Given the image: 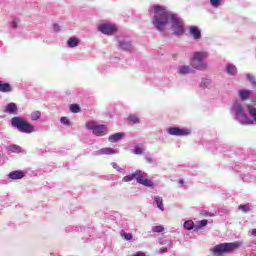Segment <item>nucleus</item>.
<instances>
[{"mask_svg": "<svg viewBox=\"0 0 256 256\" xmlns=\"http://www.w3.org/2000/svg\"><path fill=\"white\" fill-rule=\"evenodd\" d=\"M180 75H187V73H191V67L189 66H180L179 67Z\"/></svg>", "mask_w": 256, "mask_h": 256, "instance_id": "obj_24", "label": "nucleus"}, {"mask_svg": "<svg viewBox=\"0 0 256 256\" xmlns=\"http://www.w3.org/2000/svg\"><path fill=\"white\" fill-rule=\"evenodd\" d=\"M98 31L104 35H115V33H117V26L114 24H100Z\"/></svg>", "mask_w": 256, "mask_h": 256, "instance_id": "obj_6", "label": "nucleus"}, {"mask_svg": "<svg viewBox=\"0 0 256 256\" xmlns=\"http://www.w3.org/2000/svg\"><path fill=\"white\" fill-rule=\"evenodd\" d=\"M70 111L71 113H79L81 111V107L79 106V104H71Z\"/></svg>", "mask_w": 256, "mask_h": 256, "instance_id": "obj_29", "label": "nucleus"}, {"mask_svg": "<svg viewBox=\"0 0 256 256\" xmlns=\"http://www.w3.org/2000/svg\"><path fill=\"white\" fill-rule=\"evenodd\" d=\"M61 123H63V125H67V127H69V125H71V122L69 121V118L67 117H62L60 119Z\"/></svg>", "mask_w": 256, "mask_h": 256, "instance_id": "obj_33", "label": "nucleus"}, {"mask_svg": "<svg viewBox=\"0 0 256 256\" xmlns=\"http://www.w3.org/2000/svg\"><path fill=\"white\" fill-rule=\"evenodd\" d=\"M238 209L243 213H249V211H251V206L249 204H241L238 206Z\"/></svg>", "mask_w": 256, "mask_h": 256, "instance_id": "obj_25", "label": "nucleus"}, {"mask_svg": "<svg viewBox=\"0 0 256 256\" xmlns=\"http://www.w3.org/2000/svg\"><path fill=\"white\" fill-rule=\"evenodd\" d=\"M207 57H209L207 52H195L192 59V67L199 71H205V69H207V64L203 62V59H207Z\"/></svg>", "mask_w": 256, "mask_h": 256, "instance_id": "obj_5", "label": "nucleus"}, {"mask_svg": "<svg viewBox=\"0 0 256 256\" xmlns=\"http://www.w3.org/2000/svg\"><path fill=\"white\" fill-rule=\"evenodd\" d=\"M210 3L213 7H219V5H221V0H210Z\"/></svg>", "mask_w": 256, "mask_h": 256, "instance_id": "obj_36", "label": "nucleus"}, {"mask_svg": "<svg viewBox=\"0 0 256 256\" xmlns=\"http://www.w3.org/2000/svg\"><path fill=\"white\" fill-rule=\"evenodd\" d=\"M96 127H97V122H95V121H90V122L86 123V128L89 129L90 131L94 132Z\"/></svg>", "mask_w": 256, "mask_h": 256, "instance_id": "obj_28", "label": "nucleus"}, {"mask_svg": "<svg viewBox=\"0 0 256 256\" xmlns=\"http://www.w3.org/2000/svg\"><path fill=\"white\" fill-rule=\"evenodd\" d=\"M241 244L238 242L233 243H221L214 247L213 253L215 255H223L225 253H233V251L239 249Z\"/></svg>", "mask_w": 256, "mask_h": 256, "instance_id": "obj_3", "label": "nucleus"}, {"mask_svg": "<svg viewBox=\"0 0 256 256\" xmlns=\"http://www.w3.org/2000/svg\"><path fill=\"white\" fill-rule=\"evenodd\" d=\"M140 185H144V187H155V184L153 181H151L149 178H145V176L139 174L138 176V182Z\"/></svg>", "mask_w": 256, "mask_h": 256, "instance_id": "obj_9", "label": "nucleus"}, {"mask_svg": "<svg viewBox=\"0 0 256 256\" xmlns=\"http://www.w3.org/2000/svg\"><path fill=\"white\" fill-rule=\"evenodd\" d=\"M108 130L106 125H96V128L94 129L93 134L97 137H103L104 135H107Z\"/></svg>", "mask_w": 256, "mask_h": 256, "instance_id": "obj_8", "label": "nucleus"}, {"mask_svg": "<svg viewBox=\"0 0 256 256\" xmlns=\"http://www.w3.org/2000/svg\"><path fill=\"white\" fill-rule=\"evenodd\" d=\"M227 73L229 75H236L237 74V67H235L233 65H228L227 66Z\"/></svg>", "mask_w": 256, "mask_h": 256, "instance_id": "obj_27", "label": "nucleus"}, {"mask_svg": "<svg viewBox=\"0 0 256 256\" xmlns=\"http://www.w3.org/2000/svg\"><path fill=\"white\" fill-rule=\"evenodd\" d=\"M146 161H147V163H153V158H151V157H146Z\"/></svg>", "mask_w": 256, "mask_h": 256, "instance_id": "obj_39", "label": "nucleus"}, {"mask_svg": "<svg viewBox=\"0 0 256 256\" xmlns=\"http://www.w3.org/2000/svg\"><path fill=\"white\" fill-rule=\"evenodd\" d=\"M233 110L235 111L237 121H239L241 125H252L253 120L249 117V115H247L241 104L235 103Z\"/></svg>", "mask_w": 256, "mask_h": 256, "instance_id": "obj_4", "label": "nucleus"}, {"mask_svg": "<svg viewBox=\"0 0 256 256\" xmlns=\"http://www.w3.org/2000/svg\"><path fill=\"white\" fill-rule=\"evenodd\" d=\"M252 235H253L254 237H256V228H255V229H252Z\"/></svg>", "mask_w": 256, "mask_h": 256, "instance_id": "obj_44", "label": "nucleus"}, {"mask_svg": "<svg viewBox=\"0 0 256 256\" xmlns=\"http://www.w3.org/2000/svg\"><path fill=\"white\" fill-rule=\"evenodd\" d=\"M160 253H167V248L160 249Z\"/></svg>", "mask_w": 256, "mask_h": 256, "instance_id": "obj_43", "label": "nucleus"}, {"mask_svg": "<svg viewBox=\"0 0 256 256\" xmlns=\"http://www.w3.org/2000/svg\"><path fill=\"white\" fill-rule=\"evenodd\" d=\"M140 173L141 171L137 170L136 172H133L132 174L123 177L122 181H124V183H129V181H133V179H136V181L138 182V177Z\"/></svg>", "mask_w": 256, "mask_h": 256, "instance_id": "obj_12", "label": "nucleus"}, {"mask_svg": "<svg viewBox=\"0 0 256 256\" xmlns=\"http://www.w3.org/2000/svg\"><path fill=\"white\" fill-rule=\"evenodd\" d=\"M124 136L125 134L123 133H115L109 136L108 141H110V143H117L118 141H121Z\"/></svg>", "mask_w": 256, "mask_h": 256, "instance_id": "obj_14", "label": "nucleus"}, {"mask_svg": "<svg viewBox=\"0 0 256 256\" xmlns=\"http://www.w3.org/2000/svg\"><path fill=\"white\" fill-rule=\"evenodd\" d=\"M195 223H193V220H187L184 222V229L187 231H191V229L195 230Z\"/></svg>", "mask_w": 256, "mask_h": 256, "instance_id": "obj_21", "label": "nucleus"}, {"mask_svg": "<svg viewBox=\"0 0 256 256\" xmlns=\"http://www.w3.org/2000/svg\"><path fill=\"white\" fill-rule=\"evenodd\" d=\"M121 236H122L123 239H125L126 241H131V239H133V234H131V233H122Z\"/></svg>", "mask_w": 256, "mask_h": 256, "instance_id": "obj_32", "label": "nucleus"}, {"mask_svg": "<svg viewBox=\"0 0 256 256\" xmlns=\"http://www.w3.org/2000/svg\"><path fill=\"white\" fill-rule=\"evenodd\" d=\"M126 121H127L128 123H134V124L140 123L139 116H137V115H135V114H130V115H128Z\"/></svg>", "mask_w": 256, "mask_h": 256, "instance_id": "obj_18", "label": "nucleus"}, {"mask_svg": "<svg viewBox=\"0 0 256 256\" xmlns=\"http://www.w3.org/2000/svg\"><path fill=\"white\" fill-rule=\"evenodd\" d=\"M132 256H147V255H145V253H143V252H137L136 254H134Z\"/></svg>", "mask_w": 256, "mask_h": 256, "instance_id": "obj_38", "label": "nucleus"}, {"mask_svg": "<svg viewBox=\"0 0 256 256\" xmlns=\"http://www.w3.org/2000/svg\"><path fill=\"white\" fill-rule=\"evenodd\" d=\"M248 112L250 113L251 117L253 118V122H256V108L254 106H247Z\"/></svg>", "mask_w": 256, "mask_h": 256, "instance_id": "obj_26", "label": "nucleus"}, {"mask_svg": "<svg viewBox=\"0 0 256 256\" xmlns=\"http://www.w3.org/2000/svg\"><path fill=\"white\" fill-rule=\"evenodd\" d=\"M18 111H19V109L17 108V104L11 102L6 105V112L9 115H17Z\"/></svg>", "mask_w": 256, "mask_h": 256, "instance_id": "obj_10", "label": "nucleus"}, {"mask_svg": "<svg viewBox=\"0 0 256 256\" xmlns=\"http://www.w3.org/2000/svg\"><path fill=\"white\" fill-rule=\"evenodd\" d=\"M32 121H39L41 119V111L36 110L31 113L30 115Z\"/></svg>", "mask_w": 256, "mask_h": 256, "instance_id": "obj_23", "label": "nucleus"}, {"mask_svg": "<svg viewBox=\"0 0 256 256\" xmlns=\"http://www.w3.org/2000/svg\"><path fill=\"white\" fill-rule=\"evenodd\" d=\"M97 153L98 155H115V150L112 148H102Z\"/></svg>", "mask_w": 256, "mask_h": 256, "instance_id": "obj_16", "label": "nucleus"}, {"mask_svg": "<svg viewBox=\"0 0 256 256\" xmlns=\"http://www.w3.org/2000/svg\"><path fill=\"white\" fill-rule=\"evenodd\" d=\"M247 79L250 81V83H252V85H256V81H255V77L251 74H247Z\"/></svg>", "mask_w": 256, "mask_h": 256, "instance_id": "obj_34", "label": "nucleus"}, {"mask_svg": "<svg viewBox=\"0 0 256 256\" xmlns=\"http://www.w3.org/2000/svg\"><path fill=\"white\" fill-rule=\"evenodd\" d=\"M134 153H135V155H143V149L139 146H136Z\"/></svg>", "mask_w": 256, "mask_h": 256, "instance_id": "obj_35", "label": "nucleus"}, {"mask_svg": "<svg viewBox=\"0 0 256 256\" xmlns=\"http://www.w3.org/2000/svg\"><path fill=\"white\" fill-rule=\"evenodd\" d=\"M238 93L242 101H247V99H249V95H251V91L249 90H240Z\"/></svg>", "mask_w": 256, "mask_h": 256, "instance_id": "obj_19", "label": "nucleus"}, {"mask_svg": "<svg viewBox=\"0 0 256 256\" xmlns=\"http://www.w3.org/2000/svg\"><path fill=\"white\" fill-rule=\"evenodd\" d=\"M112 167H113L114 169H119V166H118L116 163H112Z\"/></svg>", "mask_w": 256, "mask_h": 256, "instance_id": "obj_42", "label": "nucleus"}, {"mask_svg": "<svg viewBox=\"0 0 256 256\" xmlns=\"http://www.w3.org/2000/svg\"><path fill=\"white\" fill-rule=\"evenodd\" d=\"M119 47L123 51H131V42H128V41H125V40L120 41L119 42Z\"/></svg>", "mask_w": 256, "mask_h": 256, "instance_id": "obj_17", "label": "nucleus"}, {"mask_svg": "<svg viewBox=\"0 0 256 256\" xmlns=\"http://www.w3.org/2000/svg\"><path fill=\"white\" fill-rule=\"evenodd\" d=\"M169 135H175L176 137H187V135H191V130L189 129H181L179 127H170L168 128Z\"/></svg>", "mask_w": 256, "mask_h": 256, "instance_id": "obj_7", "label": "nucleus"}, {"mask_svg": "<svg viewBox=\"0 0 256 256\" xmlns=\"http://www.w3.org/2000/svg\"><path fill=\"white\" fill-rule=\"evenodd\" d=\"M178 183H179V185H182V187H183V185H185V181H184L183 179H180V180L178 181Z\"/></svg>", "mask_w": 256, "mask_h": 256, "instance_id": "obj_40", "label": "nucleus"}, {"mask_svg": "<svg viewBox=\"0 0 256 256\" xmlns=\"http://www.w3.org/2000/svg\"><path fill=\"white\" fill-rule=\"evenodd\" d=\"M68 47H77L79 45V39L78 38H69L67 41Z\"/></svg>", "mask_w": 256, "mask_h": 256, "instance_id": "obj_20", "label": "nucleus"}, {"mask_svg": "<svg viewBox=\"0 0 256 256\" xmlns=\"http://www.w3.org/2000/svg\"><path fill=\"white\" fill-rule=\"evenodd\" d=\"M11 125L12 127H16L21 133H35V126L21 117H13L11 119Z\"/></svg>", "mask_w": 256, "mask_h": 256, "instance_id": "obj_2", "label": "nucleus"}, {"mask_svg": "<svg viewBox=\"0 0 256 256\" xmlns=\"http://www.w3.org/2000/svg\"><path fill=\"white\" fill-rule=\"evenodd\" d=\"M152 231H153V233H163V231H165V228L162 225L153 226Z\"/></svg>", "mask_w": 256, "mask_h": 256, "instance_id": "obj_31", "label": "nucleus"}, {"mask_svg": "<svg viewBox=\"0 0 256 256\" xmlns=\"http://www.w3.org/2000/svg\"><path fill=\"white\" fill-rule=\"evenodd\" d=\"M11 91H13L11 84L0 81V93H11Z\"/></svg>", "mask_w": 256, "mask_h": 256, "instance_id": "obj_13", "label": "nucleus"}, {"mask_svg": "<svg viewBox=\"0 0 256 256\" xmlns=\"http://www.w3.org/2000/svg\"><path fill=\"white\" fill-rule=\"evenodd\" d=\"M9 179L17 180V179H23L25 177V172L21 170L12 171L8 175Z\"/></svg>", "mask_w": 256, "mask_h": 256, "instance_id": "obj_11", "label": "nucleus"}, {"mask_svg": "<svg viewBox=\"0 0 256 256\" xmlns=\"http://www.w3.org/2000/svg\"><path fill=\"white\" fill-rule=\"evenodd\" d=\"M207 225V219L201 220L198 225H196L194 227V231H199V229H201V227H206Z\"/></svg>", "mask_w": 256, "mask_h": 256, "instance_id": "obj_30", "label": "nucleus"}, {"mask_svg": "<svg viewBox=\"0 0 256 256\" xmlns=\"http://www.w3.org/2000/svg\"><path fill=\"white\" fill-rule=\"evenodd\" d=\"M156 205L160 211H165V207L163 206V198L157 196L155 197Z\"/></svg>", "mask_w": 256, "mask_h": 256, "instance_id": "obj_22", "label": "nucleus"}, {"mask_svg": "<svg viewBox=\"0 0 256 256\" xmlns=\"http://www.w3.org/2000/svg\"><path fill=\"white\" fill-rule=\"evenodd\" d=\"M153 9L152 23L158 31H163L165 26L171 21L175 35H183L185 33V24H183V20L177 17V15L169 12L165 6L154 5Z\"/></svg>", "mask_w": 256, "mask_h": 256, "instance_id": "obj_1", "label": "nucleus"}, {"mask_svg": "<svg viewBox=\"0 0 256 256\" xmlns=\"http://www.w3.org/2000/svg\"><path fill=\"white\" fill-rule=\"evenodd\" d=\"M190 35L194 37V39H201V30L197 28V26L190 27Z\"/></svg>", "mask_w": 256, "mask_h": 256, "instance_id": "obj_15", "label": "nucleus"}, {"mask_svg": "<svg viewBox=\"0 0 256 256\" xmlns=\"http://www.w3.org/2000/svg\"><path fill=\"white\" fill-rule=\"evenodd\" d=\"M19 24V19H14L13 21H12V27L14 28V29H17V25Z\"/></svg>", "mask_w": 256, "mask_h": 256, "instance_id": "obj_37", "label": "nucleus"}, {"mask_svg": "<svg viewBox=\"0 0 256 256\" xmlns=\"http://www.w3.org/2000/svg\"><path fill=\"white\" fill-rule=\"evenodd\" d=\"M54 31H59V25L54 24Z\"/></svg>", "mask_w": 256, "mask_h": 256, "instance_id": "obj_41", "label": "nucleus"}]
</instances>
